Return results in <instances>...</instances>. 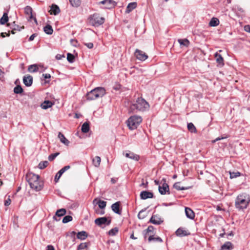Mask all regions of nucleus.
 <instances>
[{"label":"nucleus","mask_w":250,"mask_h":250,"mask_svg":"<svg viewBox=\"0 0 250 250\" xmlns=\"http://www.w3.org/2000/svg\"><path fill=\"white\" fill-rule=\"evenodd\" d=\"M148 103L143 98H138L136 100L131 104L130 109L132 112L145 111L149 108Z\"/></svg>","instance_id":"nucleus-1"},{"label":"nucleus","mask_w":250,"mask_h":250,"mask_svg":"<svg viewBox=\"0 0 250 250\" xmlns=\"http://www.w3.org/2000/svg\"><path fill=\"white\" fill-rule=\"evenodd\" d=\"M250 202V197L245 193L239 194L236 197L235 202V207L239 210L245 209Z\"/></svg>","instance_id":"nucleus-2"},{"label":"nucleus","mask_w":250,"mask_h":250,"mask_svg":"<svg viewBox=\"0 0 250 250\" xmlns=\"http://www.w3.org/2000/svg\"><path fill=\"white\" fill-rule=\"evenodd\" d=\"M105 89L102 87H98L86 94V99L88 101L96 100L103 97L105 94Z\"/></svg>","instance_id":"nucleus-3"},{"label":"nucleus","mask_w":250,"mask_h":250,"mask_svg":"<svg viewBox=\"0 0 250 250\" xmlns=\"http://www.w3.org/2000/svg\"><path fill=\"white\" fill-rule=\"evenodd\" d=\"M142 121V119L141 116L137 115L132 116L127 121V126L131 130L135 129L137 128Z\"/></svg>","instance_id":"nucleus-4"},{"label":"nucleus","mask_w":250,"mask_h":250,"mask_svg":"<svg viewBox=\"0 0 250 250\" xmlns=\"http://www.w3.org/2000/svg\"><path fill=\"white\" fill-rule=\"evenodd\" d=\"M88 20L89 23L94 26H99L103 24L104 21V19L100 17L97 13L90 16Z\"/></svg>","instance_id":"nucleus-5"},{"label":"nucleus","mask_w":250,"mask_h":250,"mask_svg":"<svg viewBox=\"0 0 250 250\" xmlns=\"http://www.w3.org/2000/svg\"><path fill=\"white\" fill-rule=\"evenodd\" d=\"M98 4L103 5V6L101 7L102 8L110 9L115 7L117 2L113 0H104L100 1Z\"/></svg>","instance_id":"nucleus-6"},{"label":"nucleus","mask_w":250,"mask_h":250,"mask_svg":"<svg viewBox=\"0 0 250 250\" xmlns=\"http://www.w3.org/2000/svg\"><path fill=\"white\" fill-rule=\"evenodd\" d=\"M96 225L103 228V225L108 226L111 223V220L108 219L105 217H100L96 219L94 221Z\"/></svg>","instance_id":"nucleus-7"},{"label":"nucleus","mask_w":250,"mask_h":250,"mask_svg":"<svg viewBox=\"0 0 250 250\" xmlns=\"http://www.w3.org/2000/svg\"><path fill=\"white\" fill-rule=\"evenodd\" d=\"M134 55L138 60L141 61H144L148 58L147 55L144 52L138 49L135 50Z\"/></svg>","instance_id":"nucleus-8"},{"label":"nucleus","mask_w":250,"mask_h":250,"mask_svg":"<svg viewBox=\"0 0 250 250\" xmlns=\"http://www.w3.org/2000/svg\"><path fill=\"white\" fill-rule=\"evenodd\" d=\"M164 181V183L162 184V186L159 185V191L162 195H165L166 193H167L168 194H170L169 189V186L166 183L165 180H163Z\"/></svg>","instance_id":"nucleus-9"},{"label":"nucleus","mask_w":250,"mask_h":250,"mask_svg":"<svg viewBox=\"0 0 250 250\" xmlns=\"http://www.w3.org/2000/svg\"><path fill=\"white\" fill-rule=\"evenodd\" d=\"M26 178L29 184H30L31 183L39 180L40 176L33 173H29L26 175Z\"/></svg>","instance_id":"nucleus-10"},{"label":"nucleus","mask_w":250,"mask_h":250,"mask_svg":"<svg viewBox=\"0 0 250 250\" xmlns=\"http://www.w3.org/2000/svg\"><path fill=\"white\" fill-rule=\"evenodd\" d=\"M149 222L154 225H160L163 221L158 215H152L150 219Z\"/></svg>","instance_id":"nucleus-11"},{"label":"nucleus","mask_w":250,"mask_h":250,"mask_svg":"<svg viewBox=\"0 0 250 250\" xmlns=\"http://www.w3.org/2000/svg\"><path fill=\"white\" fill-rule=\"evenodd\" d=\"M153 194L151 192L148 191H142L140 193V198L142 200H146L148 198H152Z\"/></svg>","instance_id":"nucleus-12"},{"label":"nucleus","mask_w":250,"mask_h":250,"mask_svg":"<svg viewBox=\"0 0 250 250\" xmlns=\"http://www.w3.org/2000/svg\"><path fill=\"white\" fill-rule=\"evenodd\" d=\"M29 185L31 188L35 190L36 191H40L42 188V185L39 181V180L31 183Z\"/></svg>","instance_id":"nucleus-13"},{"label":"nucleus","mask_w":250,"mask_h":250,"mask_svg":"<svg viewBox=\"0 0 250 250\" xmlns=\"http://www.w3.org/2000/svg\"><path fill=\"white\" fill-rule=\"evenodd\" d=\"M175 233L177 236L180 237L185 236L190 234V233L188 230L185 229L184 228H179L176 231Z\"/></svg>","instance_id":"nucleus-14"},{"label":"nucleus","mask_w":250,"mask_h":250,"mask_svg":"<svg viewBox=\"0 0 250 250\" xmlns=\"http://www.w3.org/2000/svg\"><path fill=\"white\" fill-rule=\"evenodd\" d=\"M23 82L26 86H30L33 83V77L30 75H25L23 78Z\"/></svg>","instance_id":"nucleus-15"},{"label":"nucleus","mask_w":250,"mask_h":250,"mask_svg":"<svg viewBox=\"0 0 250 250\" xmlns=\"http://www.w3.org/2000/svg\"><path fill=\"white\" fill-rule=\"evenodd\" d=\"M120 202H117L111 206V208L112 210L116 213L118 214H121L122 211L120 209Z\"/></svg>","instance_id":"nucleus-16"},{"label":"nucleus","mask_w":250,"mask_h":250,"mask_svg":"<svg viewBox=\"0 0 250 250\" xmlns=\"http://www.w3.org/2000/svg\"><path fill=\"white\" fill-rule=\"evenodd\" d=\"M185 213L187 217L190 219H193L195 214L193 210L189 208H185Z\"/></svg>","instance_id":"nucleus-17"},{"label":"nucleus","mask_w":250,"mask_h":250,"mask_svg":"<svg viewBox=\"0 0 250 250\" xmlns=\"http://www.w3.org/2000/svg\"><path fill=\"white\" fill-rule=\"evenodd\" d=\"M233 249V244L230 242H226L222 246L221 250H231Z\"/></svg>","instance_id":"nucleus-18"},{"label":"nucleus","mask_w":250,"mask_h":250,"mask_svg":"<svg viewBox=\"0 0 250 250\" xmlns=\"http://www.w3.org/2000/svg\"><path fill=\"white\" fill-rule=\"evenodd\" d=\"M214 57L215 58L216 62L218 64H220L222 66L224 65V59L220 54H219L218 52H216L214 54Z\"/></svg>","instance_id":"nucleus-19"},{"label":"nucleus","mask_w":250,"mask_h":250,"mask_svg":"<svg viewBox=\"0 0 250 250\" xmlns=\"http://www.w3.org/2000/svg\"><path fill=\"white\" fill-rule=\"evenodd\" d=\"M153 230L154 227L152 226H149L148 227L147 229L144 230V238L146 239L147 236H149V234L153 235Z\"/></svg>","instance_id":"nucleus-20"},{"label":"nucleus","mask_w":250,"mask_h":250,"mask_svg":"<svg viewBox=\"0 0 250 250\" xmlns=\"http://www.w3.org/2000/svg\"><path fill=\"white\" fill-rule=\"evenodd\" d=\"M125 156L126 157L129 158L135 161H138L140 159V157L139 155L135 154L131 152H129L128 153H125Z\"/></svg>","instance_id":"nucleus-21"},{"label":"nucleus","mask_w":250,"mask_h":250,"mask_svg":"<svg viewBox=\"0 0 250 250\" xmlns=\"http://www.w3.org/2000/svg\"><path fill=\"white\" fill-rule=\"evenodd\" d=\"M60 139V141L64 144L65 145L68 146L69 144V141L65 137V136L61 132H59L58 136Z\"/></svg>","instance_id":"nucleus-22"},{"label":"nucleus","mask_w":250,"mask_h":250,"mask_svg":"<svg viewBox=\"0 0 250 250\" xmlns=\"http://www.w3.org/2000/svg\"><path fill=\"white\" fill-rule=\"evenodd\" d=\"M60 12L59 7L56 4H52L51 7L50 14L55 15H57Z\"/></svg>","instance_id":"nucleus-23"},{"label":"nucleus","mask_w":250,"mask_h":250,"mask_svg":"<svg viewBox=\"0 0 250 250\" xmlns=\"http://www.w3.org/2000/svg\"><path fill=\"white\" fill-rule=\"evenodd\" d=\"M137 6V3L136 2H131V3H129L126 8V10H125V12L127 13H129V12H130L132 10H133L134 9H135Z\"/></svg>","instance_id":"nucleus-24"},{"label":"nucleus","mask_w":250,"mask_h":250,"mask_svg":"<svg viewBox=\"0 0 250 250\" xmlns=\"http://www.w3.org/2000/svg\"><path fill=\"white\" fill-rule=\"evenodd\" d=\"M148 241L149 242H151L152 241L155 242H162L163 240L162 239L159 237H154L153 235L149 234V236L148 238Z\"/></svg>","instance_id":"nucleus-25"},{"label":"nucleus","mask_w":250,"mask_h":250,"mask_svg":"<svg viewBox=\"0 0 250 250\" xmlns=\"http://www.w3.org/2000/svg\"><path fill=\"white\" fill-rule=\"evenodd\" d=\"M53 103L49 101H45L41 105V107L43 109H46L53 105Z\"/></svg>","instance_id":"nucleus-26"},{"label":"nucleus","mask_w":250,"mask_h":250,"mask_svg":"<svg viewBox=\"0 0 250 250\" xmlns=\"http://www.w3.org/2000/svg\"><path fill=\"white\" fill-rule=\"evenodd\" d=\"M24 12L26 15H29L30 19L33 18V16L32 15V9L30 6H26L24 8Z\"/></svg>","instance_id":"nucleus-27"},{"label":"nucleus","mask_w":250,"mask_h":250,"mask_svg":"<svg viewBox=\"0 0 250 250\" xmlns=\"http://www.w3.org/2000/svg\"><path fill=\"white\" fill-rule=\"evenodd\" d=\"M187 127L189 131H190L191 133H197L196 128L192 123H188Z\"/></svg>","instance_id":"nucleus-28"},{"label":"nucleus","mask_w":250,"mask_h":250,"mask_svg":"<svg viewBox=\"0 0 250 250\" xmlns=\"http://www.w3.org/2000/svg\"><path fill=\"white\" fill-rule=\"evenodd\" d=\"M77 237L78 239L83 240H84L87 237V234L85 231H82L78 233Z\"/></svg>","instance_id":"nucleus-29"},{"label":"nucleus","mask_w":250,"mask_h":250,"mask_svg":"<svg viewBox=\"0 0 250 250\" xmlns=\"http://www.w3.org/2000/svg\"><path fill=\"white\" fill-rule=\"evenodd\" d=\"M219 21L217 18H212L209 23V25L210 26L215 27L217 26L219 24Z\"/></svg>","instance_id":"nucleus-30"},{"label":"nucleus","mask_w":250,"mask_h":250,"mask_svg":"<svg viewBox=\"0 0 250 250\" xmlns=\"http://www.w3.org/2000/svg\"><path fill=\"white\" fill-rule=\"evenodd\" d=\"M173 188L178 190H186V189H188L189 188H187V187H181L180 182L175 183L173 185Z\"/></svg>","instance_id":"nucleus-31"},{"label":"nucleus","mask_w":250,"mask_h":250,"mask_svg":"<svg viewBox=\"0 0 250 250\" xmlns=\"http://www.w3.org/2000/svg\"><path fill=\"white\" fill-rule=\"evenodd\" d=\"M82 131L83 133H87L89 130V125L87 122H85L83 124L81 128Z\"/></svg>","instance_id":"nucleus-32"},{"label":"nucleus","mask_w":250,"mask_h":250,"mask_svg":"<svg viewBox=\"0 0 250 250\" xmlns=\"http://www.w3.org/2000/svg\"><path fill=\"white\" fill-rule=\"evenodd\" d=\"M8 21V14L6 13H4L2 17L0 19V23L1 24H4Z\"/></svg>","instance_id":"nucleus-33"},{"label":"nucleus","mask_w":250,"mask_h":250,"mask_svg":"<svg viewBox=\"0 0 250 250\" xmlns=\"http://www.w3.org/2000/svg\"><path fill=\"white\" fill-rule=\"evenodd\" d=\"M44 32L48 35H51L53 33V30L50 25H47L44 27Z\"/></svg>","instance_id":"nucleus-34"},{"label":"nucleus","mask_w":250,"mask_h":250,"mask_svg":"<svg viewBox=\"0 0 250 250\" xmlns=\"http://www.w3.org/2000/svg\"><path fill=\"white\" fill-rule=\"evenodd\" d=\"M93 164L96 167H98L101 163V158L99 156H96L92 160Z\"/></svg>","instance_id":"nucleus-35"},{"label":"nucleus","mask_w":250,"mask_h":250,"mask_svg":"<svg viewBox=\"0 0 250 250\" xmlns=\"http://www.w3.org/2000/svg\"><path fill=\"white\" fill-rule=\"evenodd\" d=\"M178 42L181 45H183L184 46H188L189 44V42L187 39H178Z\"/></svg>","instance_id":"nucleus-36"},{"label":"nucleus","mask_w":250,"mask_h":250,"mask_svg":"<svg viewBox=\"0 0 250 250\" xmlns=\"http://www.w3.org/2000/svg\"><path fill=\"white\" fill-rule=\"evenodd\" d=\"M28 70L30 72H35L38 71V67L37 64H32L28 66Z\"/></svg>","instance_id":"nucleus-37"},{"label":"nucleus","mask_w":250,"mask_h":250,"mask_svg":"<svg viewBox=\"0 0 250 250\" xmlns=\"http://www.w3.org/2000/svg\"><path fill=\"white\" fill-rule=\"evenodd\" d=\"M66 213V210L64 208L58 209L56 212V215L61 217L64 215Z\"/></svg>","instance_id":"nucleus-38"},{"label":"nucleus","mask_w":250,"mask_h":250,"mask_svg":"<svg viewBox=\"0 0 250 250\" xmlns=\"http://www.w3.org/2000/svg\"><path fill=\"white\" fill-rule=\"evenodd\" d=\"M48 161H42L39 163V164L38 165V167L40 169H43L44 168H45L48 166Z\"/></svg>","instance_id":"nucleus-39"},{"label":"nucleus","mask_w":250,"mask_h":250,"mask_svg":"<svg viewBox=\"0 0 250 250\" xmlns=\"http://www.w3.org/2000/svg\"><path fill=\"white\" fill-rule=\"evenodd\" d=\"M71 4L74 6L77 7L81 4V0H69Z\"/></svg>","instance_id":"nucleus-40"},{"label":"nucleus","mask_w":250,"mask_h":250,"mask_svg":"<svg viewBox=\"0 0 250 250\" xmlns=\"http://www.w3.org/2000/svg\"><path fill=\"white\" fill-rule=\"evenodd\" d=\"M99 207L101 209H104L105 208L106 205V202L102 200H99L97 203Z\"/></svg>","instance_id":"nucleus-41"},{"label":"nucleus","mask_w":250,"mask_h":250,"mask_svg":"<svg viewBox=\"0 0 250 250\" xmlns=\"http://www.w3.org/2000/svg\"><path fill=\"white\" fill-rule=\"evenodd\" d=\"M14 92L16 94H21L23 92V89L21 85H17L14 88Z\"/></svg>","instance_id":"nucleus-42"},{"label":"nucleus","mask_w":250,"mask_h":250,"mask_svg":"<svg viewBox=\"0 0 250 250\" xmlns=\"http://www.w3.org/2000/svg\"><path fill=\"white\" fill-rule=\"evenodd\" d=\"M74 59H75V57L73 54L69 53H67V60L69 62H70V63L73 62L74 61Z\"/></svg>","instance_id":"nucleus-43"},{"label":"nucleus","mask_w":250,"mask_h":250,"mask_svg":"<svg viewBox=\"0 0 250 250\" xmlns=\"http://www.w3.org/2000/svg\"><path fill=\"white\" fill-rule=\"evenodd\" d=\"M240 173L238 171L237 172H229L230 178L231 179L236 178L240 176Z\"/></svg>","instance_id":"nucleus-44"},{"label":"nucleus","mask_w":250,"mask_h":250,"mask_svg":"<svg viewBox=\"0 0 250 250\" xmlns=\"http://www.w3.org/2000/svg\"><path fill=\"white\" fill-rule=\"evenodd\" d=\"M72 220V217L70 215H66L64 216L62 219L63 223H67Z\"/></svg>","instance_id":"nucleus-45"},{"label":"nucleus","mask_w":250,"mask_h":250,"mask_svg":"<svg viewBox=\"0 0 250 250\" xmlns=\"http://www.w3.org/2000/svg\"><path fill=\"white\" fill-rule=\"evenodd\" d=\"M118 231V229L117 228H114L108 231V234L110 235L114 236L117 234Z\"/></svg>","instance_id":"nucleus-46"},{"label":"nucleus","mask_w":250,"mask_h":250,"mask_svg":"<svg viewBox=\"0 0 250 250\" xmlns=\"http://www.w3.org/2000/svg\"><path fill=\"white\" fill-rule=\"evenodd\" d=\"M87 245L86 243L80 244L78 247V250H87Z\"/></svg>","instance_id":"nucleus-47"},{"label":"nucleus","mask_w":250,"mask_h":250,"mask_svg":"<svg viewBox=\"0 0 250 250\" xmlns=\"http://www.w3.org/2000/svg\"><path fill=\"white\" fill-rule=\"evenodd\" d=\"M70 168V167L69 166H66L62 167V169H61L59 171V174L62 173V174L66 170H68Z\"/></svg>","instance_id":"nucleus-48"},{"label":"nucleus","mask_w":250,"mask_h":250,"mask_svg":"<svg viewBox=\"0 0 250 250\" xmlns=\"http://www.w3.org/2000/svg\"><path fill=\"white\" fill-rule=\"evenodd\" d=\"M59 153H55L53 154H51L48 156V160L50 161H53L58 155Z\"/></svg>","instance_id":"nucleus-49"},{"label":"nucleus","mask_w":250,"mask_h":250,"mask_svg":"<svg viewBox=\"0 0 250 250\" xmlns=\"http://www.w3.org/2000/svg\"><path fill=\"white\" fill-rule=\"evenodd\" d=\"M23 28V27H20L18 25L16 26L12 31V34H14L15 33V30L21 31V29Z\"/></svg>","instance_id":"nucleus-50"},{"label":"nucleus","mask_w":250,"mask_h":250,"mask_svg":"<svg viewBox=\"0 0 250 250\" xmlns=\"http://www.w3.org/2000/svg\"><path fill=\"white\" fill-rule=\"evenodd\" d=\"M11 204V199H10V196H9L8 198L5 200L4 201V205L5 206H8Z\"/></svg>","instance_id":"nucleus-51"},{"label":"nucleus","mask_w":250,"mask_h":250,"mask_svg":"<svg viewBox=\"0 0 250 250\" xmlns=\"http://www.w3.org/2000/svg\"><path fill=\"white\" fill-rule=\"evenodd\" d=\"M144 212V210H141L138 214V217L139 219H144L145 217V216L144 215H142L143 213Z\"/></svg>","instance_id":"nucleus-52"},{"label":"nucleus","mask_w":250,"mask_h":250,"mask_svg":"<svg viewBox=\"0 0 250 250\" xmlns=\"http://www.w3.org/2000/svg\"><path fill=\"white\" fill-rule=\"evenodd\" d=\"M62 175V173L59 174V171H58L57 172V173L56 174L55 177V181L56 182H57L58 181V180H59V179L60 178V177H61Z\"/></svg>","instance_id":"nucleus-53"},{"label":"nucleus","mask_w":250,"mask_h":250,"mask_svg":"<svg viewBox=\"0 0 250 250\" xmlns=\"http://www.w3.org/2000/svg\"><path fill=\"white\" fill-rule=\"evenodd\" d=\"M84 45L89 49H91L93 47V44L92 42L84 43Z\"/></svg>","instance_id":"nucleus-54"},{"label":"nucleus","mask_w":250,"mask_h":250,"mask_svg":"<svg viewBox=\"0 0 250 250\" xmlns=\"http://www.w3.org/2000/svg\"><path fill=\"white\" fill-rule=\"evenodd\" d=\"M42 77L44 79H49L51 78V75L49 74H43Z\"/></svg>","instance_id":"nucleus-55"},{"label":"nucleus","mask_w":250,"mask_h":250,"mask_svg":"<svg viewBox=\"0 0 250 250\" xmlns=\"http://www.w3.org/2000/svg\"><path fill=\"white\" fill-rule=\"evenodd\" d=\"M62 58H64V56L61 54H57L56 56V59L58 60H61Z\"/></svg>","instance_id":"nucleus-56"},{"label":"nucleus","mask_w":250,"mask_h":250,"mask_svg":"<svg viewBox=\"0 0 250 250\" xmlns=\"http://www.w3.org/2000/svg\"><path fill=\"white\" fill-rule=\"evenodd\" d=\"M244 30L245 31L250 33V25H247L245 26Z\"/></svg>","instance_id":"nucleus-57"},{"label":"nucleus","mask_w":250,"mask_h":250,"mask_svg":"<svg viewBox=\"0 0 250 250\" xmlns=\"http://www.w3.org/2000/svg\"><path fill=\"white\" fill-rule=\"evenodd\" d=\"M36 37V34H32L29 38V41H33L35 37Z\"/></svg>","instance_id":"nucleus-58"},{"label":"nucleus","mask_w":250,"mask_h":250,"mask_svg":"<svg viewBox=\"0 0 250 250\" xmlns=\"http://www.w3.org/2000/svg\"><path fill=\"white\" fill-rule=\"evenodd\" d=\"M224 138H226V137H221V138H220V137H218V138H216L214 140H213V141H212V142H213V143H215V142H217V141H218L221 140L223 139H224Z\"/></svg>","instance_id":"nucleus-59"},{"label":"nucleus","mask_w":250,"mask_h":250,"mask_svg":"<svg viewBox=\"0 0 250 250\" xmlns=\"http://www.w3.org/2000/svg\"><path fill=\"white\" fill-rule=\"evenodd\" d=\"M148 185V182H146V183L143 182L141 185L140 186H144L145 188H147Z\"/></svg>","instance_id":"nucleus-60"},{"label":"nucleus","mask_w":250,"mask_h":250,"mask_svg":"<svg viewBox=\"0 0 250 250\" xmlns=\"http://www.w3.org/2000/svg\"><path fill=\"white\" fill-rule=\"evenodd\" d=\"M47 248V250H55L54 247L52 246H48Z\"/></svg>","instance_id":"nucleus-61"},{"label":"nucleus","mask_w":250,"mask_h":250,"mask_svg":"<svg viewBox=\"0 0 250 250\" xmlns=\"http://www.w3.org/2000/svg\"><path fill=\"white\" fill-rule=\"evenodd\" d=\"M130 238L133 239H137V238H136V237H134V236L133 234H132L131 235V236H130Z\"/></svg>","instance_id":"nucleus-62"},{"label":"nucleus","mask_w":250,"mask_h":250,"mask_svg":"<svg viewBox=\"0 0 250 250\" xmlns=\"http://www.w3.org/2000/svg\"><path fill=\"white\" fill-rule=\"evenodd\" d=\"M111 181L112 183L114 184L116 182V180L113 178H112Z\"/></svg>","instance_id":"nucleus-63"},{"label":"nucleus","mask_w":250,"mask_h":250,"mask_svg":"<svg viewBox=\"0 0 250 250\" xmlns=\"http://www.w3.org/2000/svg\"><path fill=\"white\" fill-rule=\"evenodd\" d=\"M154 183H155V185H158L159 184V181L156 180L154 181Z\"/></svg>","instance_id":"nucleus-64"}]
</instances>
